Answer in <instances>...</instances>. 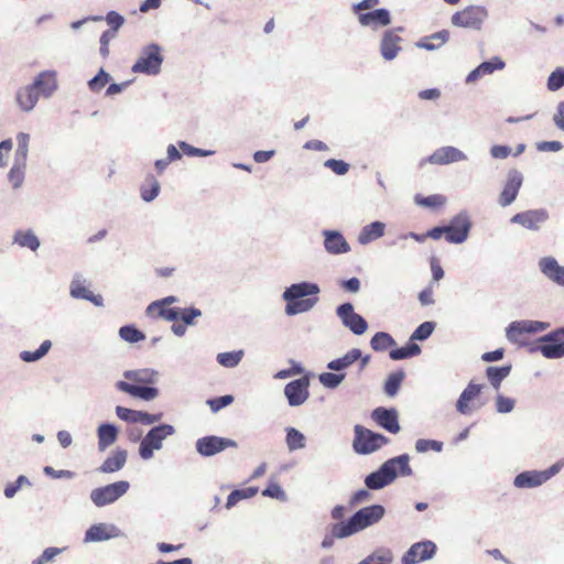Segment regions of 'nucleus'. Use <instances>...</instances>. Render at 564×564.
I'll list each match as a JSON object with an SVG mask.
<instances>
[{"instance_id":"09e8293b","label":"nucleus","mask_w":564,"mask_h":564,"mask_svg":"<svg viewBox=\"0 0 564 564\" xmlns=\"http://www.w3.org/2000/svg\"><path fill=\"white\" fill-rule=\"evenodd\" d=\"M51 340H44L34 351L23 350L20 352V359L24 362H35L42 359L51 349Z\"/></svg>"},{"instance_id":"bf43d9fd","label":"nucleus","mask_w":564,"mask_h":564,"mask_svg":"<svg viewBox=\"0 0 564 564\" xmlns=\"http://www.w3.org/2000/svg\"><path fill=\"white\" fill-rule=\"evenodd\" d=\"M178 302V299L174 295H169L163 299L156 300L152 302L148 307L147 312L150 314L154 308H158V315L161 317V313L163 310H172L173 307H170L172 304Z\"/></svg>"},{"instance_id":"49530a36","label":"nucleus","mask_w":564,"mask_h":564,"mask_svg":"<svg viewBox=\"0 0 564 564\" xmlns=\"http://www.w3.org/2000/svg\"><path fill=\"white\" fill-rule=\"evenodd\" d=\"M370 346L375 351H384L395 346V340L389 333L378 332L370 339Z\"/></svg>"},{"instance_id":"6e6d98bb","label":"nucleus","mask_w":564,"mask_h":564,"mask_svg":"<svg viewBox=\"0 0 564 564\" xmlns=\"http://www.w3.org/2000/svg\"><path fill=\"white\" fill-rule=\"evenodd\" d=\"M435 326L436 324L431 321L420 324L412 333L410 340L413 343L414 340L423 341L427 339L434 332Z\"/></svg>"},{"instance_id":"4be33fe9","label":"nucleus","mask_w":564,"mask_h":564,"mask_svg":"<svg viewBox=\"0 0 564 564\" xmlns=\"http://www.w3.org/2000/svg\"><path fill=\"white\" fill-rule=\"evenodd\" d=\"M467 155L455 147H442L435 150L426 161L431 164L445 165L454 162L465 161Z\"/></svg>"},{"instance_id":"8fccbe9b","label":"nucleus","mask_w":564,"mask_h":564,"mask_svg":"<svg viewBox=\"0 0 564 564\" xmlns=\"http://www.w3.org/2000/svg\"><path fill=\"white\" fill-rule=\"evenodd\" d=\"M346 378V372L328 371L318 376L321 384L327 389H336Z\"/></svg>"},{"instance_id":"4c0bfd02","label":"nucleus","mask_w":564,"mask_h":564,"mask_svg":"<svg viewBox=\"0 0 564 564\" xmlns=\"http://www.w3.org/2000/svg\"><path fill=\"white\" fill-rule=\"evenodd\" d=\"M449 40V31L441 30L426 36L415 43L416 47L424 48L426 51H435Z\"/></svg>"},{"instance_id":"864d4df0","label":"nucleus","mask_w":564,"mask_h":564,"mask_svg":"<svg viewBox=\"0 0 564 564\" xmlns=\"http://www.w3.org/2000/svg\"><path fill=\"white\" fill-rule=\"evenodd\" d=\"M25 166V163L13 162V165L9 171L8 178L14 189L20 188L23 184Z\"/></svg>"},{"instance_id":"5fc2aeb1","label":"nucleus","mask_w":564,"mask_h":564,"mask_svg":"<svg viewBox=\"0 0 564 564\" xmlns=\"http://www.w3.org/2000/svg\"><path fill=\"white\" fill-rule=\"evenodd\" d=\"M119 336L130 344H135L145 338V335L134 325H124L119 329Z\"/></svg>"},{"instance_id":"de8ad7c7","label":"nucleus","mask_w":564,"mask_h":564,"mask_svg":"<svg viewBox=\"0 0 564 564\" xmlns=\"http://www.w3.org/2000/svg\"><path fill=\"white\" fill-rule=\"evenodd\" d=\"M30 134L25 132H19L17 134V150L14 154V162L25 163L29 153Z\"/></svg>"},{"instance_id":"a19ab883","label":"nucleus","mask_w":564,"mask_h":564,"mask_svg":"<svg viewBox=\"0 0 564 564\" xmlns=\"http://www.w3.org/2000/svg\"><path fill=\"white\" fill-rule=\"evenodd\" d=\"M285 443L290 452L302 449L305 447V435L295 427H285Z\"/></svg>"},{"instance_id":"052dcab7","label":"nucleus","mask_w":564,"mask_h":564,"mask_svg":"<svg viewBox=\"0 0 564 564\" xmlns=\"http://www.w3.org/2000/svg\"><path fill=\"white\" fill-rule=\"evenodd\" d=\"M140 413H141L140 410H132V409H128V408H124L121 405L116 406L117 416L120 420L126 421L128 423H139Z\"/></svg>"},{"instance_id":"2eb2a0df","label":"nucleus","mask_w":564,"mask_h":564,"mask_svg":"<svg viewBox=\"0 0 564 564\" xmlns=\"http://www.w3.org/2000/svg\"><path fill=\"white\" fill-rule=\"evenodd\" d=\"M522 183L523 175L519 170L511 169L508 171L506 183L498 198L501 207L510 206L517 199Z\"/></svg>"},{"instance_id":"c03bdc74","label":"nucleus","mask_w":564,"mask_h":564,"mask_svg":"<svg viewBox=\"0 0 564 564\" xmlns=\"http://www.w3.org/2000/svg\"><path fill=\"white\" fill-rule=\"evenodd\" d=\"M160 189V183L155 180V177L153 175H148L145 183L140 188L141 198L144 202L150 203L158 197Z\"/></svg>"},{"instance_id":"393cba45","label":"nucleus","mask_w":564,"mask_h":564,"mask_svg":"<svg viewBox=\"0 0 564 564\" xmlns=\"http://www.w3.org/2000/svg\"><path fill=\"white\" fill-rule=\"evenodd\" d=\"M69 294L73 299L86 300L94 303L96 306H102V297L100 295H95L93 292L87 290L85 286V280L82 279V275L76 273L69 285Z\"/></svg>"},{"instance_id":"e433bc0d","label":"nucleus","mask_w":564,"mask_h":564,"mask_svg":"<svg viewBox=\"0 0 564 564\" xmlns=\"http://www.w3.org/2000/svg\"><path fill=\"white\" fill-rule=\"evenodd\" d=\"M39 93L36 89L31 85L23 87L18 90L17 93V101L20 108L23 111H31L34 109L37 100H39Z\"/></svg>"},{"instance_id":"c85d7f7f","label":"nucleus","mask_w":564,"mask_h":564,"mask_svg":"<svg viewBox=\"0 0 564 564\" xmlns=\"http://www.w3.org/2000/svg\"><path fill=\"white\" fill-rule=\"evenodd\" d=\"M359 23L364 26H387L391 23L389 10L380 8L366 13H359Z\"/></svg>"},{"instance_id":"0eeeda50","label":"nucleus","mask_w":564,"mask_h":564,"mask_svg":"<svg viewBox=\"0 0 564 564\" xmlns=\"http://www.w3.org/2000/svg\"><path fill=\"white\" fill-rule=\"evenodd\" d=\"M564 467V460L560 459L545 470H525L513 479V486L519 489L536 488L557 475Z\"/></svg>"},{"instance_id":"680f3d73","label":"nucleus","mask_w":564,"mask_h":564,"mask_svg":"<svg viewBox=\"0 0 564 564\" xmlns=\"http://www.w3.org/2000/svg\"><path fill=\"white\" fill-rule=\"evenodd\" d=\"M64 551L65 547H46L39 557L33 560L32 564H46L53 562L55 557L63 553Z\"/></svg>"},{"instance_id":"1a4fd4ad","label":"nucleus","mask_w":564,"mask_h":564,"mask_svg":"<svg viewBox=\"0 0 564 564\" xmlns=\"http://www.w3.org/2000/svg\"><path fill=\"white\" fill-rule=\"evenodd\" d=\"M488 18V10L482 6H469L462 11L455 12L451 22L454 26L480 30L484 21Z\"/></svg>"},{"instance_id":"dca6fc26","label":"nucleus","mask_w":564,"mask_h":564,"mask_svg":"<svg viewBox=\"0 0 564 564\" xmlns=\"http://www.w3.org/2000/svg\"><path fill=\"white\" fill-rule=\"evenodd\" d=\"M436 544L433 541L425 540L412 544L402 555V564H417L431 560L436 553Z\"/></svg>"},{"instance_id":"c756f323","label":"nucleus","mask_w":564,"mask_h":564,"mask_svg":"<svg viewBox=\"0 0 564 564\" xmlns=\"http://www.w3.org/2000/svg\"><path fill=\"white\" fill-rule=\"evenodd\" d=\"M123 378L131 381L133 384H155L159 381V372L154 369L142 368L134 370H126Z\"/></svg>"},{"instance_id":"f257e3e1","label":"nucleus","mask_w":564,"mask_h":564,"mask_svg":"<svg viewBox=\"0 0 564 564\" xmlns=\"http://www.w3.org/2000/svg\"><path fill=\"white\" fill-rule=\"evenodd\" d=\"M321 288L317 283L310 281H302L293 283L285 288L282 293V300L285 304V314L288 316H295L310 312L317 303V295Z\"/></svg>"},{"instance_id":"0e129e2a","label":"nucleus","mask_w":564,"mask_h":564,"mask_svg":"<svg viewBox=\"0 0 564 564\" xmlns=\"http://www.w3.org/2000/svg\"><path fill=\"white\" fill-rule=\"evenodd\" d=\"M516 400L503 394H497L496 397V411L500 414H507L513 411Z\"/></svg>"},{"instance_id":"39448f33","label":"nucleus","mask_w":564,"mask_h":564,"mask_svg":"<svg viewBox=\"0 0 564 564\" xmlns=\"http://www.w3.org/2000/svg\"><path fill=\"white\" fill-rule=\"evenodd\" d=\"M163 61L161 46L156 43H151L142 47L131 70L138 74L155 76L160 74Z\"/></svg>"},{"instance_id":"5701e85b","label":"nucleus","mask_w":564,"mask_h":564,"mask_svg":"<svg viewBox=\"0 0 564 564\" xmlns=\"http://www.w3.org/2000/svg\"><path fill=\"white\" fill-rule=\"evenodd\" d=\"M324 248L330 254H343L350 251V246L338 230H323Z\"/></svg>"},{"instance_id":"473e14b6","label":"nucleus","mask_w":564,"mask_h":564,"mask_svg":"<svg viewBox=\"0 0 564 564\" xmlns=\"http://www.w3.org/2000/svg\"><path fill=\"white\" fill-rule=\"evenodd\" d=\"M482 390V384L474 383L470 381L460 393L457 402L456 410L460 414H468L470 412L469 402L477 398Z\"/></svg>"},{"instance_id":"b1692460","label":"nucleus","mask_w":564,"mask_h":564,"mask_svg":"<svg viewBox=\"0 0 564 564\" xmlns=\"http://www.w3.org/2000/svg\"><path fill=\"white\" fill-rule=\"evenodd\" d=\"M397 30L384 31L380 42V54L383 59H394L401 51L400 42L402 39L397 34Z\"/></svg>"},{"instance_id":"f704fd0d","label":"nucleus","mask_w":564,"mask_h":564,"mask_svg":"<svg viewBox=\"0 0 564 564\" xmlns=\"http://www.w3.org/2000/svg\"><path fill=\"white\" fill-rule=\"evenodd\" d=\"M522 334H535L534 321H514L506 329V336L511 343H517Z\"/></svg>"},{"instance_id":"423d86ee","label":"nucleus","mask_w":564,"mask_h":564,"mask_svg":"<svg viewBox=\"0 0 564 564\" xmlns=\"http://www.w3.org/2000/svg\"><path fill=\"white\" fill-rule=\"evenodd\" d=\"M352 448L357 454L369 455L389 443V438L381 433L373 432L362 425L354 427Z\"/></svg>"},{"instance_id":"3c124183","label":"nucleus","mask_w":564,"mask_h":564,"mask_svg":"<svg viewBox=\"0 0 564 564\" xmlns=\"http://www.w3.org/2000/svg\"><path fill=\"white\" fill-rule=\"evenodd\" d=\"M414 203L425 208H437L445 205L446 197L441 194H434L429 196L416 194L414 196Z\"/></svg>"},{"instance_id":"cd10ccee","label":"nucleus","mask_w":564,"mask_h":564,"mask_svg":"<svg viewBox=\"0 0 564 564\" xmlns=\"http://www.w3.org/2000/svg\"><path fill=\"white\" fill-rule=\"evenodd\" d=\"M505 66L506 63L498 56L491 58L490 61H485L467 75L466 83L471 84L478 80L484 75H489L495 70H500L505 68Z\"/></svg>"},{"instance_id":"20e7f679","label":"nucleus","mask_w":564,"mask_h":564,"mask_svg":"<svg viewBox=\"0 0 564 564\" xmlns=\"http://www.w3.org/2000/svg\"><path fill=\"white\" fill-rule=\"evenodd\" d=\"M174 433V426L167 423H161L151 427L140 442V457L143 460L151 459L154 455V451H160L163 447V441Z\"/></svg>"},{"instance_id":"4468645a","label":"nucleus","mask_w":564,"mask_h":564,"mask_svg":"<svg viewBox=\"0 0 564 564\" xmlns=\"http://www.w3.org/2000/svg\"><path fill=\"white\" fill-rule=\"evenodd\" d=\"M549 218L550 214L545 208H538L517 213L510 218V223L532 231H539Z\"/></svg>"},{"instance_id":"774afa93","label":"nucleus","mask_w":564,"mask_h":564,"mask_svg":"<svg viewBox=\"0 0 564 564\" xmlns=\"http://www.w3.org/2000/svg\"><path fill=\"white\" fill-rule=\"evenodd\" d=\"M234 402V397L231 394H225L217 398H212L207 400V404L209 405L213 412H218L221 409L230 405Z\"/></svg>"},{"instance_id":"c9c22d12","label":"nucleus","mask_w":564,"mask_h":564,"mask_svg":"<svg viewBox=\"0 0 564 564\" xmlns=\"http://www.w3.org/2000/svg\"><path fill=\"white\" fill-rule=\"evenodd\" d=\"M361 358V350L359 348H352L348 350L344 356L333 359L327 364V369L336 372H343L349 368L352 364Z\"/></svg>"},{"instance_id":"f03ea898","label":"nucleus","mask_w":564,"mask_h":564,"mask_svg":"<svg viewBox=\"0 0 564 564\" xmlns=\"http://www.w3.org/2000/svg\"><path fill=\"white\" fill-rule=\"evenodd\" d=\"M413 470L410 466V456L401 454L389 458L377 470L365 478V485L369 490H380L392 484L398 475L411 476Z\"/></svg>"},{"instance_id":"9b49d317","label":"nucleus","mask_w":564,"mask_h":564,"mask_svg":"<svg viewBox=\"0 0 564 564\" xmlns=\"http://www.w3.org/2000/svg\"><path fill=\"white\" fill-rule=\"evenodd\" d=\"M336 316L343 326L349 329L354 335L360 336L368 329V322L360 314L355 312L352 303L345 302L335 310Z\"/></svg>"},{"instance_id":"13d9d810","label":"nucleus","mask_w":564,"mask_h":564,"mask_svg":"<svg viewBox=\"0 0 564 564\" xmlns=\"http://www.w3.org/2000/svg\"><path fill=\"white\" fill-rule=\"evenodd\" d=\"M262 496L269 497L272 499H276L279 501L285 502L288 500V496L283 488L275 481H270L267 488L262 490Z\"/></svg>"},{"instance_id":"f8f14e48","label":"nucleus","mask_w":564,"mask_h":564,"mask_svg":"<svg viewBox=\"0 0 564 564\" xmlns=\"http://www.w3.org/2000/svg\"><path fill=\"white\" fill-rule=\"evenodd\" d=\"M446 227V241L449 243L459 245L467 240L471 221L468 217V214L463 210L454 216Z\"/></svg>"},{"instance_id":"338daca9","label":"nucleus","mask_w":564,"mask_h":564,"mask_svg":"<svg viewBox=\"0 0 564 564\" xmlns=\"http://www.w3.org/2000/svg\"><path fill=\"white\" fill-rule=\"evenodd\" d=\"M177 144L178 148L183 151V153L188 156H210L215 154V151L213 150H203L199 148H195L185 141H180Z\"/></svg>"},{"instance_id":"69168bd1","label":"nucleus","mask_w":564,"mask_h":564,"mask_svg":"<svg viewBox=\"0 0 564 564\" xmlns=\"http://www.w3.org/2000/svg\"><path fill=\"white\" fill-rule=\"evenodd\" d=\"M441 452L443 449V443L435 440L420 438L415 442V451L417 453H425L427 451Z\"/></svg>"},{"instance_id":"58836bf2","label":"nucleus","mask_w":564,"mask_h":564,"mask_svg":"<svg viewBox=\"0 0 564 564\" xmlns=\"http://www.w3.org/2000/svg\"><path fill=\"white\" fill-rule=\"evenodd\" d=\"M512 366H489L486 368V377L495 390H498L501 382L510 375Z\"/></svg>"},{"instance_id":"2f4dec72","label":"nucleus","mask_w":564,"mask_h":564,"mask_svg":"<svg viewBox=\"0 0 564 564\" xmlns=\"http://www.w3.org/2000/svg\"><path fill=\"white\" fill-rule=\"evenodd\" d=\"M119 429L113 423L105 422L97 427L98 449L105 451L118 440Z\"/></svg>"},{"instance_id":"79ce46f5","label":"nucleus","mask_w":564,"mask_h":564,"mask_svg":"<svg viewBox=\"0 0 564 564\" xmlns=\"http://www.w3.org/2000/svg\"><path fill=\"white\" fill-rule=\"evenodd\" d=\"M393 553L388 547H379L357 564H391Z\"/></svg>"},{"instance_id":"a18cd8bd","label":"nucleus","mask_w":564,"mask_h":564,"mask_svg":"<svg viewBox=\"0 0 564 564\" xmlns=\"http://www.w3.org/2000/svg\"><path fill=\"white\" fill-rule=\"evenodd\" d=\"M404 378L405 373L403 370H398L390 373L383 384L384 393L390 398L397 395Z\"/></svg>"},{"instance_id":"ea45409f","label":"nucleus","mask_w":564,"mask_h":564,"mask_svg":"<svg viewBox=\"0 0 564 564\" xmlns=\"http://www.w3.org/2000/svg\"><path fill=\"white\" fill-rule=\"evenodd\" d=\"M13 243L32 251H36L41 246L40 239L31 229L15 231L13 235Z\"/></svg>"},{"instance_id":"7c9ffc66","label":"nucleus","mask_w":564,"mask_h":564,"mask_svg":"<svg viewBox=\"0 0 564 564\" xmlns=\"http://www.w3.org/2000/svg\"><path fill=\"white\" fill-rule=\"evenodd\" d=\"M128 458V452L123 448H116L104 463L99 466L98 470L104 474H111L121 470Z\"/></svg>"},{"instance_id":"72a5a7b5","label":"nucleus","mask_w":564,"mask_h":564,"mask_svg":"<svg viewBox=\"0 0 564 564\" xmlns=\"http://www.w3.org/2000/svg\"><path fill=\"white\" fill-rule=\"evenodd\" d=\"M386 224L379 220L372 221L361 228L358 235V242L362 246L381 238L384 235Z\"/></svg>"},{"instance_id":"a211bd4d","label":"nucleus","mask_w":564,"mask_h":564,"mask_svg":"<svg viewBox=\"0 0 564 564\" xmlns=\"http://www.w3.org/2000/svg\"><path fill=\"white\" fill-rule=\"evenodd\" d=\"M371 419L389 433L397 434L401 430L399 414L394 408L378 406L372 410Z\"/></svg>"},{"instance_id":"37998d69","label":"nucleus","mask_w":564,"mask_h":564,"mask_svg":"<svg viewBox=\"0 0 564 564\" xmlns=\"http://www.w3.org/2000/svg\"><path fill=\"white\" fill-rule=\"evenodd\" d=\"M421 354V347L411 340L403 347L391 349L389 357L392 360H403Z\"/></svg>"},{"instance_id":"aec40b11","label":"nucleus","mask_w":564,"mask_h":564,"mask_svg":"<svg viewBox=\"0 0 564 564\" xmlns=\"http://www.w3.org/2000/svg\"><path fill=\"white\" fill-rule=\"evenodd\" d=\"M116 388L133 398L141 399L143 401H152L158 398L159 389L152 387V384H133L124 380L116 382Z\"/></svg>"},{"instance_id":"9d476101","label":"nucleus","mask_w":564,"mask_h":564,"mask_svg":"<svg viewBox=\"0 0 564 564\" xmlns=\"http://www.w3.org/2000/svg\"><path fill=\"white\" fill-rule=\"evenodd\" d=\"M533 350L540 351L547 359L564 357V326L539 338V345Z\"/></svg>"},{"instance_id":"603ef678","label":"nucleus","mask_w":564,"mask_h":564,"mask_svg":"<svg viewBox=\"0 0 564 564\" xmlns=\"http://www.w3.org/2000/svg\"><path fill=\"white\" fill-rule=\"evenodd\" d=\"M243 350L219 352L216 359L220 366L225 368H234L239 365L243 357Z\"/></svg>"},{"instance_id":"bb28decb","label":"nucleus","mask_w":564,"mask_h":564,"mask_svg":"<svg viewBox=\"0 0 564 564\" xmlns=\"http://www.w3.org/2000/svg\"><path fill=\"white\" fill-rule=\"evenodd\" d=\"M39 95L50 98L57 89L56 73L54 70H44L40 73L32 83Z\"/></svg>"},{"instance_id":"6ab92c4d","label":"nucleus","mask_w":564,"mask_h":564,"mask_svg":"<svg viewBox=\"0 0 564 564\" xmlns=\"http://www.w3.org/2000/svg\"><path fill=\"white\" fill-rule=\"evenodd\" d=\"M121 535L122 532L115 524L96 523L86 530L84 543L108 541Z\"/></svg>"},{"instance_id":"f3484780","label":"nucleus","mask_w":564,"mask_h":564,"mask_svg":"<svg viewBox=\"0 0 564 564\" xmlns=\"http://www.w3.org/2000/svg\"><path fill=\"white\" fill-rule=\"evenodd\" d=\"M310 381L307 378L302 377L295 379L284 387V395L290 406H300L306 402L310 397Z\"/></svg>"},{"instance_id":"412c9836","label":"nucleus","mask_w":564,"mask_h":564,"mask_svg":"<svg viewBox=\"0 0 564 564\" xmlns=\"http://www.w3.org/2000/svg\"><path fill=\"white\" fill-rule=\"evenodd\" d=\"M202 315V311L195 306H189L186 308L175 307L172 310H163L161 313V318L167 322L181 321L186 326H193L195 325V319Z\"/></svg>"},{"instance_id":"4d7b16f0","label":"nucleus","mask_w":564,"mask_h":564,"mask_svg":"<svg viewBox=\"0 0 564 564\" xmlns=\"http://www.w3.org/2000/svg\"><path fill=\"white\" fill-rule=\"evenodd\" d=\"M546 87L550 91H557L564 87V67H556L547 77Z\"/></svg>"},{"instance_id":"a878e982","label":"nucleus","mask_w":564,"mask_h":564,"mask_svg":"<svg viewBox=\"0 0 564 564\" xmlns=\"http://www.w3.org/2000/svg\"><path fill=\"white\" fill-rule=\"evenodd\" d=\"M541 272L554 283L564 286V267L553 257H544L539 261Z\"/></svg>"},{"instance_id":"7ed1b4c3","label":"nucleus","mask_w":564,"mask_h":564,"mask_svg":"<svg viewBox=\"0 0 564 564\" xmlns=\"http://www.w3.org/2000/svg\"><path fill=\"white\" fill-rule=\"evenodd\" d=\"M386 513L381 505H371L357 510L347 520L341 521L337 528L339 535H354L376 523H378Z\"/></svg>"},{"instance_id":"6e6552de","label":"nucleus","mask_w":564,"mask_h":564,"mask_svg":"<svg viewBox=\"0 0 564 564\" xmlns=\"http://www.w3.org/2000/svg\"><path fill=\"white\" fill-rule=\"evenodd\" d=\"M130 484L127 480H119L91 490L90 500L96 507H105L116 502L119 498L127 494Z\"/></svg>"},{"instance_id":"e2e57ef3","label":"nucleus","mask_w":564,"mask_h":564,"mask_svg":"<svg viewBox=\"0 0 564 564\" xmlns=\"http://www.w3.org/2000/svg\"><path fill=\"white\" fill-rule=\"evenodd\" d=\"M110 80V75L100 68L99 72L88 82L91 91H99Z\"/></svg>"},{"instance_id":"ddd939ff","label":"nucleus","mask_w":564,"mask_h":564,"mask_svg":"<svg viewBox=\"0 0 564 564\" xmlns=\"http://www.w3.org/2000/svg\"><path fill=\"white\" fill-rule=\"evenodd\" d=\"M237 446L236 441L216 435L200 437L195 443L197 453L204 457H210L228 447L236 448Z\"/></svg>"}]
</instances>
